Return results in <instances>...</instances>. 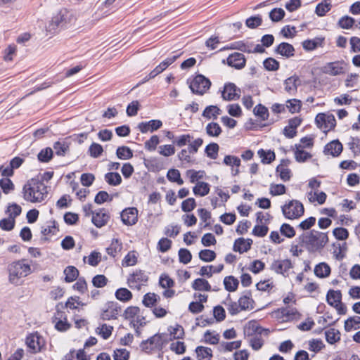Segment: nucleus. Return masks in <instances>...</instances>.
<instances>
[{
    "instance_id": "61",
    "label": "nucleus",
    "mask_w": 360,
    "mask_h": 360,
    "mask_svg": "<svg viewBox=\"0 0 360 360\" xmlns=\"http://www.w3.org/2000/svg\"><path fill=\"white\" fill-rule=\"evenodd\" d=\"M268 231L269 228L266 224H257L252 229V234L257 237H264Z\"/></svg>"
},
{
    "instance_id": "22",
    "label": "nucleus",
    "mask_w": 360,
    "mask_h": 360,
    "mask_svg": "<svg viewBox=\"0 0 360 360\" xmlns=\"http://www.w3.org/2000/svg\"><path fill=\"white\" fill-rule=\"evenodd\" d=\"M109 219V214L103 209L93 213L91 221L96 227L101 228L107 224Z\"/></svg>"
},
{
    "instance_id": "24",
    "label": "nucleus",
    "mask_w": 360,
    "mask_h": 360,
    "mask_svg": "<svg viewBox=\"0 0 360 360\" xmlns=\"http://www.w3.org/2000/svg\"><path fill=\"white\" fill-rule=\"evenodd\" d=\"M227 62L230 66L240 69L245 66V58L243 53L236 52L229 56Z\"/></svg>"
},
{
    "instance_id": "54",
    "label": "nucleus",
    "mask_w": 360,
    "mask_h": 360,
    "mask_svg": "<svg viewBox=\"0 0 360 360\" xmlns=\"http://www.w3.org/2000/svg\"><path fill=\"white\" fill-rule=\"evenodd\" d=\"M219 145L216 143H212L208 144L205 150V152L207 157L211 159L215 160L218 155Z\"/></svg>"
},
{
    "instance_id": "14",
    "label": "nucleus",
    "mask_w": 360,
    "mask_h": 360,
    "mask_svg": "<svg viewBox=\"0 0 360 360\" xmlns=\"http://www.w3.org/2000/svg\"><path fill=\"white\" fill-rule=\"evenodd\" d=\"M26 345L30 352L35 354L40 352L43 345L41 336L37 333L30 334L26 338Z\"/></svg>"
},
{
    "instance_id": "11",
    "label": "nucleus",
    "mask_w": 360,
    "mask_h": 360,
    "mask_svg": "<svg viewBox=\"0 0 360 360\" xmlns=\"http://www.w3.org/2000/svg\"><path fill=\"white\" fill-rule=\"evenodd\" d=\"M121 311L122 308L117 302H108L101 313V318L103 320L115 319Z\"/></svg>"
},
{
    "instance_id": "13",
    "label": "nucleus",
    "mask_w": 360,
    "mask_h": 360,
    "mask_svg": "<svg viewBox=\"0 0 360 360\" xmlns=\"http://www.w3.org/2000/svg\"><path fill=\"white\" fill-rule=\"evenodd\" d=\"M292 268V264L290 259H277L274 260L271 264V269L276 274H281L284 276L288 275L289 271Z\"/></svg>"
},
{
    "instance_id": "31",
    "label": "nucleus",
    "mask_w": 360,
    "mask_h": 360,
    "mask_svg": "<svg viewBox=\"0 0 360 360\" xmlns=\"http://www.w3.org/2000/svg\"><path fill=\"white\" fill-rule=\"evenodd\" d=\"M192 288L198 291H211L212 288L208 281L203 278H196L192 283Z\"/></svg>"
},
{
    "instance_id": "2",
    "label": "nucleus",
    "mask_w": 360,
    "mask_h": 360,
    "mask_svg": "<svg viewBox=\"0 0 360 360\" xmlns=\"http://www.w3.org/2000/svg\"><path fill=\"white\" fill-rule=\"evenodd\" d=\"M23 198L31 202H41L47 196V186L43 180L32 178L29 180L22 188Z\"/></svg>"
},
{
    "instance_id": "63",
    "label": "nucleus",
    "mask_w": 360,
    "mask_h": 360,
    "mask_svg": "<svg viewBox=\"0 0 360 360\" xmlns=\"http://www.w3.org/2000/svg\"><path fill=\"white\" fill-rule=\"evenodd\" d=\"M354 18L348 15L342 17L338 21V25L342 29H350L354 26Z\"/></svg>"
},
{
    "instance_id": "47",
    "label": "nucleus",
    "mask_w": 360,
    "mask_h": 360,
    "mask_svg": "<svg viewBox=\"0 0 360 360\" xmlns=\"http://www.w3.org/2000/svg\"><path fill=\"white\" fill-rule=\"evenodd\" d=\"M53 148L58 156H64L69 150V146L65 141H56Z\"/></svg>"
},
{
    "instance_id": "4",
    "label": "nucleus",
    "mask_w": 360,
    "mask_h": 360,
    "mask_svg": "<svg viewBox=\"0 0 360 360\" xmlns=\"http://www.w3.org/2000/svg\"><path fill=\"white\" fill-rule=\"evenodd\" d=\"M269 330L257 325L255 320L249 321V344L252 349L257 351L264 343V338H267Z\"/></svg>"
},
{
    "instance_id": "8",
    "label": "nucleus",
    "mask_w": 360,
    "mask_h": 360,
    "mask_svg": "<svg viewBox=\"0 0 360 360\" xmlns=\"http://www.w3.org/2000/svg\"><path fill=\"white\" fill-rule=\"evenodd\" d=\"M349 65L343 60L327 63L322 67V72L330 76L345 75L348 70Z\"/></svg>"
},
{
    "instance_id": "17",
    "label": "nucleus",
    "mask_w": 360,
    "mask_h": 360,
    "mask_svg": "<svg viewBox=\"0 0 360 360\" xmlns=\"http://www.w3.org/2000/svg\"><path fill=\"white\" fill-rule=\"evenodd\" d=\"M148 280V276L145 271L136 270L131 274L128 278V284L130 288L136 286L137 284L146 283Z\"/></svg>"
},
{
    "instance_id": "34",
    "label": "nucleus",
    "mask_w": 360,
    "mask_h": 360,
    "mask_svg": "<svg viewBox=\"0 0 360 360\" xmlns=\"http://www.w3.org/2000/svg\"><path fill=\"white\" fill-rule=\"evenodd\" d=\"M224 163L226 165L236 167V169H232V174L233 175H236L238 173V167L240 164V160L238 158L233 155H226L224 159Z\"/></svg>"
},
{
    "instance_id": "12",
    "label": "nucleus",
    "mask_w": 360,
    "mask_h": 360,
    "mask_svg": "<svg viewBox=\"0 0 360 360\" xmlns=\"http://www.w3.org/2000/svg\"><path fill=\"white\" fill-rule=\"evenodd\" d=\"M221 97L224 101H233L239 98L240 90L233 83H226L224 84L223 90L221 91Z\"/></svg>"
},
{
    "instance_id": "57",
    "label": "nucleus",
    "mask_w": 360,
    "mask_h": 360,
    "mask_svg": "<svg viewBox=\"0 0 360 360\" xmlns=\"http://www.w3.org/2000/svg\"><path fill=\"white\" fill-rule=\"evenodd\" d=\"M199 258L206 262H210L215 259L216 253L211 250L205 249L199 252Z\"/></svg>"
},
{
    "instance_id": "1",
    "label": "nucleus",
    "mask_w": 360,
    "mask_h": 360,
    "mask_svg": "<svg viewBox=\"0 0 360 360\" xmlns=\"http://www.w3.org/2000/svg\"><path fill=\"white\" fill-rule=\"evenodd\" d=\"M296 240L302 247L311 252L321 250L328 242L327 233L316 230L303 233Z\"/></svg>"
},
{
    "instance_id": "43",
    "label": "nucleus",
    "mask_w": 360,
    "mask_h": 360,
    "mask_svg": "<svg viewBox=\"0 0 360 360\" xmlns=\"http://www.w3.org/2000/svg\"><path fill=\"white\" fill-rule=\"evenodd\" d=\"M258 155L261 158V161L264 164H269L275 160V153L271 150L266 151L263 149L258 150Z\"/></svg>"
},
{
    "instance_id": "58",
    "label": "nucleus",
    "mask_w": 360,
    "mask_h": 360,
    "mask_svg": "<svg viewBox=\"0 0 360 360\" xmlns=\"http://www.w3.org/2000/svg\"><path fill=\"white\" fill-rule=\"evenodd\" d=\"M285 11L281 8H276L269 12V18L273 22H279L285 16Z\"/></svg>"
},
{
    "instance_id": "48",
    "label": "nucleus",
    "mask_w": 360,
    "mask_h": 360,
    "mask_svg": "<svg viewBox=\"0 0 360 360\" xmlns=\"http://www.w3.org/2000/svg\"><path fill=\"white\" fill-rule=\"evenodd\" d=\"M53 150L50 147L42 149L37 155V158L41 162H49L53 158Z\"/></svg>"
},
{
    "instance_id": "62",
    "label": "nucleus",
    "mask_w": 360,
    "mask_h": 360,
    "mask_svg": "<svg viewBox=\"0 0 360 360\" xmlns=\"http://www.w3.org/2000/svg\"><path fill=\"white\" fill-rule=\"evenodd\" d=\"M113 330V327L106 324L101 325V327L97 328L96 332L104 339L107 340L110 338Z\"/></svg>"
},
{
    "instance_id": "9",
    "label": "nucleus",
    "mask_w": 360,
    "mask_h": 360,
    "mask_svg": "<svg viewBox=\"0 0 360 360\" xmlns=\"http://www.w3.org/2000/svg\"><path fill=\"white\" fill-rule=\"evenodd\" d=\"M165 337V334L164 333H156L146 340L142 341L141 347L142 349L146 352H150L155 349H161L167 342Z\"/></svg>"
},
{
    "instance_id": "35",
    "label": "nucleus",
    "mask_w": 360,
    "mask_h": 360,
    "mask_svg": "<svg viewBox=\"0 0 360 360\" xmlns=\"http://www.w3.org/2000/svg\"><path fill=\"white\" fill-rule=\"evenodd\" d=\"M193 191L195 195L205 196L210 192V185L203 181H199L193 187Z\"/></svg>"
},
{
    "instance_id": "15",
    "label": "nucleus",
    "mask_w": 360,
    "mask_h": 360,
    "mask_svg": "<svg viewBox=\"0 0 360 360\" xmlns=\"http://www.w3.org/2000/svg\"><path fill=\"white\" fill-rule=\"evenodd\" d=\"M121 219L124 224L132 226L138 221V210L136 207H128L121 212Z\"/></svg>"
},
{
    "instance_id": "39",
    "label": "nucleus",
    "mask_w": 360,
    "mask_h": 360,
    "mask_svg": "<svg viewBox=\"0 0 360 360\" xmlns=\"http://www.w3.org/2000/svg\"><path fill=\"white\" fill-rule=\"evenodd\" d=\"M295 148L296 149L295 150V158L296 161L299 162H303L311 158V155L304 150L301 146L296 145Z\"/></svg>"
},
{
    "instance_id": "38",
    "label": "nucleus",
    "mask_w": 360,
    "mask_h": 360,
    "mask_svg": "<svg viewBox=\"0 0 360 360\" xmlns=\"http://www.w3.org/2000/svg\"><path fill=\"white\" fill-rule=\"evenodd\" d=\"M105 181L110 186H116L122 183V177L117 172H108L105 174Z\"/></svg>"
},
{
    "instance_id": "53",
    "label": "nucleus",
    "mask_w": 360,
    "mask_h": 360,
    "mask_svg": "<svg viewBox=\"0 0 360 360\" xmlns=\"http://www.w3.org/2000/svg\"><path fill=\"white\" fill-rule=\"evenodd\" d=\"M264 68L267 71H276L279 69L280 64L279 62L277 61L274 58H267L263 62Z\"/></svg>"
},
{
    "instance_id": "30",
    "label": "nucleus",
    "mask_w": 360,
    "mask_h": 360,
    "mask_svg": "<svg viewBox=\"0 0 360 360\" xmlns=\"http://www.w3.org/2000/svg\"><path fill=\"white\" fill-rule=\"evenodd\" d=\"M326 300L330 306L333 307L334 305H337L338 303L341 302L342 300V294L340 290H328Z\"/></svg>"
},
{
    "instance_id": "59",
    "label": "nucleus",
    "mask_w": 360,
    "mask_h": 360,
    "mask_svg": "<svg viewBox=\"0 0 360 360\" xmlns=\"http://www.w3.org/2000/svg\"><path fill=\"white\" fill-rule=\"evenodd\" d=\"M219 338L220 336L218 333H214V332H212L210 330H207L204 334L205 342L210 345L218 344Z\"/></svg>"
},
{
    "instance_id": "21",
    "label": "nucleus",
    "mask_w": 360,
    "mask_h": 360,
    "mask_svg": "<svg viewBox=\"0 0 360 360\" xmlns=\"http://www.w3.org/2000/svg\"><path fill=\"white\" fill-rule=\"evenodd\" d=\"M276 317L281 319L283 321H288L296 318L299 314L295 308L285 307L276 311Z\"/></svg>"
},
{
    "instance_id": "27",
    "label": "nucleus",
    "mask_w": 360,
    "mask_h": 360,
    "mask_svg": "<svg viewBox=\"0 0 360 360\" xmlns=\"http://www.w3.org/2000/svg\"><path fill=\"white\" fill-rule=\"evenodd\" d=\"M307 197L310 202H317L319 205H322L325 202L327 195L323 191H311L307 193Z\"/></svg>"
},
{
    "instance_id": "26",
    "label": "nucleus",
    "mask_w": 360,
    "mask_h": 360,
    "mask_svg": "<svg viewBox=\"0 0 360 360\" xmlns=\"http://www.w3.org/2000/svg\"><path fill=\"white\" fill-rule=\"evenodd\" d=\"M221 112V110L218 106L211 105L205 108L202 113V116L207 120H217Z\"/></svg>"
},
{
    "instance_id": "41",
    "label": "nucleus",
    "mask_w": 360,
    "mask_h": 360,
    "mask_svg": "<svg viewBox=\"0 0 360 360\" xmlns=\"http://www.w3.org/2000/svg\"><path fill=\"white\" fill-rule=\"evenodd\" d=\"M326 341L329 344H334L340 340V333L338 330L330 328L325 332Z\"/></svg>"
},
{
    "instance_id": "3",
    "label": "nucleus",
    "mask_w": 360,
    "mask_h": 360,
    "mask_svg": "<svg viewBox=\"0 0 360 360\" xmlns=\"http://www.w3.org/2000/svg\"><path fill=\"white\" fill-rule=\"evenodd\" d=\"M25 262V259H20L8 264V280L11 283L19 285L22 283V278L31 274V266Z\"/></svg>"
},
{
    "instance_id": "36",
    "label": "nucleus",
    "mask_w": 360,
    "mask_h": 360,
    "mask_svg": "<svg viewBox=\"0 0 360 360\" xmlns=\"http://www.w3.org/2000/svg\"><path fill=\"white\" fill-rule=\"evenodd\" d=\"M206 133L209 136L212 137H217L219 136L221 132V128L219 124L217 122H210L207 124L206 126Z\"/></svg>"
},
{
    "instance_id": "37",
    "label": "nucleus",
    "mask_w": 360,
    "mask_h": 360,
    "mask_svg": "<svg viewBox=\"0 0 360 360\" xmlns=\"http://www.w3.org/2000/svg\"><path fill=\"white\" fill-rule=\"evenodd\" d=\"M64 274L65 275V281L67 283H71L78 277L79 271L73 266H68L65 269Z\"/></svg>"
},
{
    "instance_id": "33",
    "label": "nucleus",
    "mask_w": 360,
    "mask_h": 360,
    "mask_svg": "<svg viewBox=\"0 0 360 360\" xmlns=\"http://www.w3.org/2000/svg\"><path fill=\"white\" fill-rule=\"evenodd\" d=\"M122 249V243L118 239H113L108 248H106L107 253L115 257Z\"/></svg>"
},
{
    "instance_id": "7",
    "label": "nucleus",
    "mask_w": 360,
    "mask_h": 360,
    "mask_svg": "<svg viewBox=\"0 0 360 360\" xmlns=\"http://www.w3.org/2000/svg\"><path fill=\"white\" fill-rule=\"evenodd\" d=\"M283 214L286 219H295L303 215L304 209L302 203L297 200H290L281 207Z\"/></svg>"
},
{
    "instance_id": "55",
    "label": "nucleus",
    "mask_w": 360,
    "mask_h": 360,
    "mask_svg": "<svg viewBox=\"0 0 360 360\" xmlns=\"http://www.w3.org/2000/svg\"><path fill=\"white\" fill-rule=\"evenodd\" d=\"M103 148L101 145L97 143H93L89 148L88 153L94 158H97L101 155Z\"/></svg>"
},
{
    "instance_id": "5",
    "label": "nucleus",
    "mask_w": 360,
    "mask_h": 360,
    "mask_svg": "<svg viewBox=\"0 0 360 360\" xmlns=\"http://www.w3.org/2000/svg\"><path fill=\"white\" fill-rule=\"evenodd\" d=\"M187 83L192 93L200 96L206 94L211 86L210 80L201 74L188 79Z\"/></svg>"
},
{
    "instance_id": "49",
    "label": "nucleus",
    "mask_w": 360,
    "mask_h": 360,
    "mask_svg": "<svg viewBox=\"0 0 360 360\" xmlns=\"http://www.w3.org/2000/svg\"><path fill=\"white\" fill-rule=\"evenodd\" d=\"M138 254L136 251H130L122 260V266H131L137 263Z\"/></svg>"
},
{
    "instance_id": "25",
    "label": "nucleus",
    "mask_w": 360,
    "mask_h": 360,
    "mask_svg": "<svg viewBox=\"0 0 360 360\" xmlns=\"http://www.w3.org/2000/svg\"><path fill=\"white\" fill-rule=\"evenodd\" d=\"M288 160H282L276 169V172L283 181H289L291 178V171L288 167Z\"/></svg>"
},
{
    "instance_id": "23",
    "label": "nucleus",
    "mask_w": 360,
    "mask_h": 360,
    "mask_svg": "<svg viewBox=\"0 0 360 360\" xmlns=\"http://www.w3.org/2000/svg\"><path fill=\"white\" fill-rule=\"evenodd\" d=\"M275 53L287 58L294 56L295 49L287 42H282L275 48Z\"/></svg>"
},
{
    "instance_id": "6",
    "label": "nucleus",
    "mask_w": 360,
    "mask_h": 360,
    "mask_svg": "<svg viewBox=\"0 0 360 360\" xmlns=\"http://www.w3.org/2000/svg\"><path fill=\"white\" fill-rule=\"evenodd\" d=\"M68 12L66 9L60 10L52 17L48 25L46 26V32L53 34L64 28L68 22Z\"/></svg>"
},
{
    "instance_id": "29",
    "label": "nucleus",
    "mask_w": 360,
    "mask_h": 360,
    "mask_svg": "<svg viewBox=\"0 0 360 360\" xmlns=\"http://www.w3.org/2000/svg\"><path fill=\"white\" fill-rule=\"evenodd\" d=\"M330 267L326 262H321L314 267V274L319 278H326L330 274Z\"/></svg>"
},
{
    "instance_id": "42",
    "label": "nucleus",
    "mask_w": 360,
    "mask_h": 360,
    "mask_svg": "<svg viewBox=\"0 0 360 360\" xmlns=\"http://www.w3.org/2000/svg\"><path fill=\"white\" fill-rule=\"evenodd\" d=\"M349 148L352 150L354 156L360 155V138L350 137L347 143Z\"/></svg>"
},
{
    "instance_id": "45",
    "label": "nucleus",
    "mask_w": 360,
    "mask_h": 360,
    "mask_svg": "<svg viewBox=\"0 0 360 360\" xmlns=\"http://www.w3.org/2000/svg\"><path fill=\"white\" fill-rule=\"evenodd\" d=\"M224 288L227 291H235L238 285V281L232 276H226L224 279Z\"/></svg>"
},
{
    "instance_id": "51",
    "label": "nucleus",
    "mask_w": 360,
    "mask_h": 360,
    "mask_svg": "<svg viewBox=\"0 0 360 360\" xmlns=\"http://www.w3.org/2000/svg\"><path fill=\"white\" fill-rule=\"evenodd\" d=\"M115 297L117 300L122 302H127L132 297V293L125 288H121L116 290Z\"/></svg>"
},
{
    "instance_id": "28",
    "label": "nucleus",
    "mask_w": 360,
    "mask_h": 360,
    "mask_svg": "<svg viewBox=\"0 0 360 360\" xmlns=\"http://www.w3.org/2000/svg\"><path fill=\"white\" fill-rule=\"evenodd\" d=\"M300 84V79L296 76L287 78L284 82L285 90L290 94L297 91V86Z\"/></svg>"
},
{
    "instance_id": "18",
    "label": "nucleus",
    "mask_w": 360,
    "mask_h": 360,
    "mask_svg": "<svg viewBox=\"0 0 360 360\" xmlns=\"http://www.w3.org/2000/svg\"><path fill=\"white\" fill-rule=\"evenodd\" d=\"M162 126V122L160 120H152L148 122H142L138 124V129L139 131L146 134L148 131L153 132Z\"/></svg>"
},
{
    "instance_id": "64",
    "label": "nucleus",
    "mask_w": 360,
    "mask_h": 360,
    "mask_svg": "<svg viewBox=\"0 0 360 360\" xmlns=\"http://www.w3.org/2000/svg\"><path fill=\"white\" fill-rule=\"evenodd\" d=\"M130 353L126 349H117L114 351V360H129Z\"/></svg>"
},
{
    "instance_id": "56",
    "label": "nucleus",
    "mask_w": 360,
    "mask_h": 360,
    "mask_svg": "<svg viewBox=\"0 0 360 360\" xmlns=\"http://www.w3.org/2000/svg\"><path fill=\"white\" fill-rule=\"evenodd\" d=\"M233 250L240 253L245 252L248 251V243L243 238H239L235 240Z\"/></svg>"
},
{
    "instance_id": "10",
    "label": "nucleus",
    "mask_w": 360,
    "mask_h": 360,
    "mask_svg": "<svg viewBox=\"0 0 360 360\" xmlns=\"http://www.w3.org/2000/svg\"><path fill=\"white\" fill-rule=\"evenodd\" d=\"M315 120L317 125L322 128L324 131L334 129L336 125V120L333 115L319 113L316 115Z\"/></svg>"
},
{
    "instance_id": "20",
    "label": "nucleus",
    "mask_w": 360,
    "mask_h": 360,
    "mask_svg": "<svg viewBox=\"0 0 360 360\" xmlns=\"http://www.w3.org/2000/svg\"><path fill=\"white\" fill-rule=\"evenodd\" d=\"M325 45V37H316L311 39H307L302 42L303 49L308 51L315 50L319 47H323Z\"/></svg>"
},
{
    "instance_id": "44",
    "label": "nucleus",
    "mask_w": 360,
    "mask_h": 360,
    "mask_svg": "<svg viewBox=\"0 0 360 360\" xmlns=\"http://www.w3.org/2000/svg\"><path fill=\"white\" fill-rule=\"evenodd\" d=\"M359 324H360V316L349 317L345 321V330L349 332L353 329H357L359 328V326L356 327Z\"/></svg>"
},
{
    "instance_id": "50",
    "label": "nucleus",
    "mask_w": 360,
    "mask_h": 360,
    "mask_svg": "<svg viewBox=\"0 0 360 360\" xmlns=\"http://www.w3.org/2000/svg\"><path fill=\"white\" fill-rule=\"evenodd\" d=\"M253 112L255 115L259 117L262 121H265L269 117L268 109L261 104L256 105L254 108Z\"/></svg>"
},
{
    "instance_id": "32",
    "label": "nucleus",
    "mask_w": 360,
    "mask_h": 360,
    "mask_svg": "<svg viewBox=\"0 0 360 360\" xmlns=\"http://www.w3.org/2000/svg\"><path fill=\"white\" fill-rule=\"evenodd\" d=\"M331 7L332 5L330 0H323L317 4L315 9V13L318 16H324L326 13L330 10Z\"/></svg>"
},
{
    "instance_id": "46",
    "label": "nucleus",
    "mask_w": 360,
    "mask_h": 360,
    "mask_svg": "<svg viewBox=\"0 0 360 360\" xmlns=\"http://www.w3.org/2000/svg\"><path fill=\"white\" fill-rule=\"evenodd\" d=\"M198 360H202L205 358L212 356V350L210 347L198 346L195 348Z\"/></svg>"
},
{
    "instance_id": "19",
    "label": "nucleus",
    "mask_w": 360,
    "mask_h": 360,
    "mask_svg": "<svg viewBox=\"0 0 360 360\" xmlns=\"http://www.w3.org/2000/svg\"><path fill=\"white\" fill-rule=\"evenodd\" d=\"M342 145L338 140H333L324 147L323 153L326 155L338 157L342 151Z\"/></svg>"
},
{
    "instance_id": "60",
    "label": "nucleus",
    "mask_w": 360,
    "mask_h": 360,
    "mask_svg": "<svg viewBox=\"0 0 360 360\" xmlns=\"http://www.w3.org/2000/svg\"><path fill=\"white\" fill-rule=\"evenodd\" d=\"M285 108H288L291 113H295L301 109V101L300 100L293 98L287 101Z\"/></svg>"
},
{
    "instance_id": "40",
    "label": "nucleus",
    "mask_w": 360,
    "mask_h": 360,
    "mask_svg": "<svg viewBox=\"0 0 360 360\" xmlns=\"http://www.w3.org/2000/svg\"><path fill=\"white\" fill-rule=\"evenodd\" d=\"M116 155L120 160H129L133 157V151L127 146H120L117 148Z\"/></svg>"
},
{
    "instance_id": "16",
    "label": "nucleus",
    "mask_w": 360,
    "mask_h": 360,
    "mask_svg": "<svg viewBox=\"0 0 360 360\" xmlns=\"http://www.w3.org/2000/svg\"><path fill=\"white\" fill-rule=\"evenodd\" d=\"M248 308V295H243L238 300V302H230L228 304V311L230 314L236 315L243 310Z\"/></svg>"
},
{
    "instance_id": "52",
    "label": "nucleus",
    "mask_w": 360,
    "mask_h": 360,
    "mask_svg": "<svg viewBox=\"0 0 360 360\" xmlns=\"http://www.w3.org/2000/svg\"><path fill=\"white\" fill-rule=\"evenodd\" d=\"M167 179L172 182H176L179 185H182L184 181L181 178L180 172L178 169H170L167 174Z\"/></svg>"
}]
</instances>
